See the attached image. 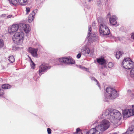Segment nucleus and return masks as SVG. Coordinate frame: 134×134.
I'll use <instances>...</instances> for the list:
<instances>
[{"label":"nucleus","mask_w":134,"mask_h":134,"mask_svg":"<svg viewBox=\"0 0 134 134\" xmlns=\"http://www.w3.org/2000/svg\"><path fill=\"white\" fill-rule=\"evenodd\" d=\"M106 92L104 94L103 101L108 102L110 99H114L118 97L116 90L111 87H107L106 89Z\"/></svg>","instance_id":"f257e3e1"},{"label":"nucleus","mask_w":134,"mask_h":134,"mask_svg":"<svg viewBox=\"0 0 134 134\" xmlns=\"http://www.w3.org/2000/svg\"><path fill=\"white\" fill-rule=\"evenodd\" d=\"M124 68L127 69H132L130 71L131 76L134 79V63L129 58H125L122 63Z\"/></svg>","instance_id":"f03ea898"},{"label":"nucleus","mask_w":134,"mask_h":134,"mask_svg":"<svg viewBox=\"0 0 134 134\" xmlns=\"http://www.w3.org/2000/svg\"><path fill=\"white\" fill-rule=\"evenodd\" d=\"M98 20L99 26L100 35L101 36L109 35L110 33V30L105 25L103 19L102 18L99 17L98 18Z\"/></svg>","instance_id":"7ed1b4c3"},{"label":"nucleus","mask_w":134,"mask_h":134,"mask_svg":"<svg viewBox=\"0 0 134 134\" xmlns=\"http://www.w3.org/2000/svg\"><path fill=\"white\" fill-rule=\"evenodd\" d=\"M111 118L110 121L114 124H118V122L121 118L122 116L121 114L118 110L114 109H110Z\"/></svg>","instance_id":"20e7f679"},{"label":"nucleus","mask_w":134,"mask_h":134,"mask_svg":"<svg viewBox=\"0 0 134 134\" xmlns=\"http://www.w3.org/2000/svg\"><path fill=\"white\" fill-rule=\"evenodd\" d=\"M24 37V34L23 32H17L13 36L12 39L15 43L20 45L23 43Z\"/></svg>","instance_id":"39448f33"},{"label":"nucleus","mask_w":134,"mask_h":134,"mask_svg":"<svg viewBox=\"0 0 134 134\" xmlns=\"http://www.w3.org/2000/svg\"><path fill=\"white\" fill-rule=\"evenodd\" d=\"M60 62L58 64V65H64L73 64L75 63V61L71 58H62L59 59Z\"/></svg>","instance_id":"423d86ee"},{"label":"nucleus","mask_w":134,"mask_h":134,"mask_svg":"<svg viewBox=\"0 0 134 134\" xmlns=\"http://www.w3.org/2000/svg\"><path fill=\"white\" fill-rule=\"evenodd\" d=\"M51 68V66H49L47 64H42L39 67L38 74L40 76H41L44 72H46L48 70L50 69Z\"/></svg>","instance_id":"0eeeda50"},{"label":"nucleus","mask_w":134,"mask_h":134,"mask_svg":"<svg viewBox=\"0 0 134 134\" xmlns=\"http://www.w3.org/2000/svg\"><path fill=\"white\" fill-rule=\"evenodd\" d=\"M19 25L20 27V30H23L26 33H29L31 30L30 27L28 24H26L24 23H20Z\"/></svg>","instance_id":"6e6552de"},{"label":"nucleus","mask_w":134,"mask_h":134,"mask_svg":"<svg viewBox=\"0 0 134 134\" xmlns=\"http://www.w3.org/2000/svg\"><path fill=\"white\" fill-rule=\"evenodd\" d=\"M132 110L130 109H125L122 111L123 116L124 118H129L133 115Z\"/></svg>","instance_id":"1a4fd4ad"},{"label":"nucleus","mask_w":134,"mask_h":134,"mask_svg":"<svg viewBox=\"0 0 134 134\" xmlns=\"http://www.w3.org/2000/svg\"><path fill=\"white\" fill-rule=\"evenodd\" d=\"M92 31V29L91 28V25H89L88 26V34L87 35V37L89 38L88 42L89 43H91L93 42L96 38V37L94 36H90L91 34V32Z\"/></svg>","instance_id":"9d476101"},{"label":"nucleus","mask_w":134,"mask_h":134,"mask_svg":"<svg viewBox=\"0 0 134 134\" xmlns=\"http://www.w3.org/2000/svg\"><path fill=\"white\" fill-rule=\"evenodd\" d=\"M20 26L19 24H13L10 28V30H9V32L11 34H12L13 33L17 31L18 29L20 30Z\"/></svg>","instance_id":"9b49d317"},{"label":"nucleus","mask_w":134,"mask_h":134,"mask_svg":"<svg viewBox=\"0 0 134 134\" xmlns=\"http://www.w3.org/2000/svg\"><path fill=\"white\" fill-rule=\"evenodd\" d=\"M110 110H105L103 111L102 115V118L109 119L111 120V115H110Z\"/></svg>","instance_id":"f8f14e48"},{"label":"nucleus","mask_w":134,"mask_h":134,"mask_svg":"<svg viewBox=\"0 0 134 134\" xmlns=\"http://www.w3.org/2000/svg\"><path fill=\"white\" fill-rule=\"evenodd\" d=\"M28 50L32 55L34 57H37L38 54L37 52L38 50L37 48H34L31 47H29Z\"/></svg>","instance_id":"ddd939ff"},{"label":"nucleus","mask_w":134,"mask_h":134,"mask_svg":"<svg viewBox=\"0 0 134 134\" xmlns=\"http://www.w3.org/2000/svg\"><path fill=\"white\" fill-rule=\"evenodd\" d=\"M37 11V9H34L33 10L32 13L29 15L28 19V21L29 23L31 22L34 20L36 13Z\"/></svg>","instance_id":"4468645a"},{"label":"nucleus","mask_w":134,"mask_h":134,"mask_svg":"<svg viewBox=\"0 0 134 134\" xmlns=\"http://www.w3.org/2000/svg\"><path fill=\"white\" fill-rule=\"evenodd\" d=\"M116 19L117 18L115 15H113L109 18V21L110 24L113 25H116L117 23Z\"/></svg>","instance_id":"2eb2a0df"},{"label":"nucleus","mask_w":134,"mask_h":134,"mask_svg":"<svg viewBox=\"0 0 134 134\" xmlns=\"http://www.w3.org/2000/svg\"><path fill=\"white\" fill-rule=\"evenodd\" d=\"M127 134H133L134 133V126L132 125L127 129L126 132Z\"/></svg>","instance_id":"dca6fc26"},{"label":"nucleus","mask_w":134,"mask_h":134,"mask_svg":"<svg viewBox=\"0 0 134 134\" xmlns=\"http://www.w3.org/2000/svg\"><path fill=\"white\" fill-rule=\"evenodd\" d=\"M97 62L99 64L101 65H105L106 62L104 58H100L97 59Z\"/></svg>","instance_id":"f3484780"},{"label":"nucleus","mask_w":134,"mask_h":134,"mask_svg":"<svg viewBox=\"0 0 134 134\" xmlns=\"http://www.w3.org/2000/svg\"><path fill=\"white\" fill-rule=\"evenodd\" d=\"M81 52L83 54H88L90 52V50L88 48H85V49H82Z\"/></svg>","instance_id":"a211bd4d"},{"label":"nucleus","mask_w":134,"mask_h":134,"mask_svg":"<svg viewBox=\"0 0 134 134\" xmlns=\"http://www.w3.org/2000/svg\"><path fill=\"white\" fill-rule=\"evenodd\" d=\"M2 88L4 89H8L10 88L11 86L8 84H5L2 85Z\"/></svg>","instance_id":"6ab92c4d"},{"label":"nucleus","mask_w":134,"mask_h":134,"mask_svg":"<svg viewBox=\"0 0 134 134\" xmlns=\"http://www.w3.org/2000/svg\"><path fill=\"white\" fill-rule=\"evenodd\" d=\"M8 1L10 4L14 5H16L18 2V0H8Z\"/></svg>","instance_id":"aec40b11"},{"label":"nucleus","mask_w":134,"mask_h":134,"mask_svg":"<svg viewBox=\"0 0 134 134\" xmlns=\"http://www.w3.org/2000/svg\"><path fill=\"white\" fill-rule=\"evenodd\" d=\"M18 2L21 5H24L26 4L27 3V0H18Z\"/></svg>","instance_id":"412c9836"},{"label":"nucleus","mask_w":134,"mask_h":134,"mask_svg":"<svg viewBox=\"0 0 134 134\" xmlns=\"http://www.w3.org/2000/svg\"><path fill=\"white\" fill-rule=\"evenodd\" d=\"M8 58V60L10 63H12L14 62L15 59L13 56H9Z\"/></svg>","instance_id":"4be33fe9"},{"label":"nucleus","mask_w":134,"mask_h":134,"mask_svg":"<svg viewBox=\"0 0 134 134\" xmlns=\"http://www.w3.org/2000/svg\"><path fill=\"white\" fill-rule=\"evenodd\" d=\"M122 52L120 51H119L116 53L115 56L116 58L118 59H119L120 56L122 55Z\"/></svg>","instance_id":"5701e85b"},{"label":"nucleus","mask_w":134,"mask_h":134,"mask_svg":"<svg viewBox=\"0 0 134 134\" xmlns=\"http://www.w3.org/2000/svg\"><path fill=\"white\" fill-rule=\"evenodd\" d=\"M90 78L91 79V80H94L97 83V85L98 86V87H99L100 88V84L97 81V80L95 79V78L94 77H90Z\"/></svg>","instance_id":"b1692460"},{"label":"nucleus","mask_w":134,"mask_h":134,"mask_svg":"<svg viewBox=\"0 0 134 134\" xmlns=\"http://www.w3.org/2000/svg\"><path fill=\"white\" fill-rule=\"evenodd\" d=\"M30 59L31 62L30 64L31 68L32 69H34L35 68V65L30 58Z\"/></svg>","instance_id":"393cba45"},{"label":"nucleus","mask_w":134,"mask_h":134,"mask_svg":"<svg viewBox=\"0 0 134 134\" xmlns=\"http://www.w3.org/2000/svg\"><path fill=\"white\" fill-rule=\"evenodd\" d=\"M33 78L34 80L36 81H37L39 79V77L38 76L37 73L34 76Z\"/></svg>","instance_id":"a878e982"},{"label":"nucleus","mask_w":134,"mask_h":134,"mask_svg":"<svg viewBox=\"0 0 134 134\" xmlns=\"http://www.w3.org/2000/svg\"><path fill=\"white\" fill-rule=\"evenodd\" d=\"M4 45V43L3 40L0 39V48L2 47Z\"/></svg>","instance_id":"bb28decb"},{"label":"nucleus","mask_w":134,"mask_h":134,"mask_svg":"<svg viewBox=\"0 0 134 134\" xmlns=\"http://www.w3.org/2000/svg\"><path fill=\"white\" fill-rule=\"evenodd\" d=\"M15 16L12 15H10L6 16V19H8L11 18H13Z\"/></svg>","instance_id":"cd10ccee"},{"label":"nucleus","mask_w":134,"mask_h":134,"mask_svg":"<svg viewBox=\"0 0 134 134\" xmlns=\"http://www.w3.org/2000/svg\"><path fill=\"white\" fill-rule=\"evenodd\" d=\"M108 67L109 68H110L112 67L113 65V63L111 62H109L108 64Z\"/></svg>","instance_id":"c85d7f7f"},{"label":"nucleus","mask_w":134,"mask_h":134,"mask_svg":"<svg viewBox=\"0 0 134 134\" xmlns=\"http://www.w3.org/2000/svg\"><path fill=\"white\" fill-rule=\"evenodd\" d=\"M6 15L5 14H2L1 16V17L2 18H4V19H6Z\"/></svg>","instance_id":"c756f323"},{"label":"nucleus","mask_w":134,"mask_h":134,"mask_svg":"<svg viewBox=\"0 0 134 134\" xmlns=\"http://www.w3.org/2000/svg\"><path fill=\"white\" fill-rule=\"evenodd\" d=\"M47 132L48 134H50L51 133V129L49 128L47 129Z\"/></svg>","instance_id":"7c9ffc66"},{"label":"nucleus","mask_w":134,"mask_h":134,"mask_svg":"<svg viewBox=\"0 0 134 134\" xmlns=\"http://www.w3.org/2000/svg\"><path fill=\"white\" fill-rule=\"evenodd\" d=\"M132 109H130L131 110H132V112L133 114V115H134V105H132Z\"/></svg>","instance_id":"2f4dec72"},{"label":"nucleus","mask_w":134,"mask_h":134,"mask_svg":"<svg viewBox=\"0 0 134 134\" xmlns=\"http://www.w3.org/2000/svg\"><path fill=\"white\" fill-rule=\"evenodd\" d=\"M3 92L0 88V96H2L3 94Z\"/></svg>","instance_id":"473e14b6"},{"label":"nucleus","mask_w":134,"mask_h":134,"mask_svg":"<svg viewBox=\"0 0 134 134\" xmlns=\"http://www.w3.org/2000/svg\"><path fill=\"white\" fill-rule=\"evenodd\" d=\"M79 67L80 68L83 70H84L85 68L84 66L81 65H80L79 66Z\"/></svg>","instance_id":"72a5a7b5"},{"label":"nucleus","mask_w":134,"mask_h":134,"mask_svg":"<svg viewBox=\"0 0 134 134\" xmlns=\"http://www.w3.org/2000/svg\"><path fill=\"white\" fill-rule=\"evenodd\" d=\"M81 56V53H79L77 55V58H80Z\"/></svg>","instance_id":"f704fd0d"},{"label":"nucleus","mask_w":134,"mask_h":134,"mask_svg":"<svg viewBox=\"0 0 134 134\" xmlns=\"http://www.w3.org/2000/svg\"><path fill=\"white\" fill-rule=\"evenodd\" d=\"M30 9H26V14H27L30 12Z\"/></svg>","instance_id":"c9c22d12"},{"label":"nucleus","mask_w":134,"mask_h":134,"mask_svg":"<svg viewBox=\"0 0 134 134\" xmlns=\"http://www.w3.org/2000/svg\"><path fill=\"white\" fill-rule=\"evenodd\" d=\"M131 37L133 39H134V33H132V34L131 35Z\"/></svg>","instance_id":"e433bc0d"},{"label":"nucleus","mask_w":134,"mask_h":134,"mask_svg":"<svg viewBox=\"0 0 134 134\" xmlns=\"http://www.w3.org/2000/svg\"><path fill=\"white\" fill-rule=\"evenodd\" d=\"M92 25L93 27L94 26L96 25V23L94 22H93L92 24Z\"/></svg>","instance_id":"4c0bfd02"},{"label":"nucleus","mask_w":134,"mask_h":134,"mask_svg":"<svg viewBox=\"0 0 134 134\" xmlns=\"http://www.w3.org/2000/svg\"><path fill=\"white\" fill-rule=\"evenodd\" d=\"M86 71H88L89 72V71L88 70V69L87 68H85V70Z\"/></svg>","instance_id":"58836bf2"},{"label":"nucleus","mask_w":134,"mask_h":134,"mask_svg":"<svg viewBox=\"0 0 134 134\" xmlns=\"http://www.w3.org/2000/svg\"><path fill=\"white\" fill-rule=\"evenodd\" d=\"M110 15V13H109L107 15V16H109V15Z\"/></svg>","instance_id":"ea45409f"},{"label":"nucleus","mask_w":134,"mask_h":134,"mask_svg":"<svg viewBox=\"0 0 134 134\" xmlns=\"http://www.w3.org/2000/svg\"><path fill=\"white\" fill-rule=\"evenodd\" d=\"M122 134H127V133H126V132L125 133H124Z\"/></svg>","instance_id":"a19ab883"},{"label":"nucleus","mask_w":134,"mask_h":134,"mask_svg":"<svg viewBox=\"0 0 134 134\" xmlns=\"http://www.w3.org/2000/svg\"><path fill=\"white\" fill-rule=\"evenodd\" d=\"M2 80V79L1 78H0V81H1Z\"/></svg>","instance_id":"79ce46f5"},{"label":"nucleus","mask_w":134,"mask_h":134,"mask_svg":"<svg viewBox=\"0 0 134 134\" xmlns=\"http://www.w3.org/2000/svg\"><path fill=\"white\" fill-rule=\"evenodd\" d=\"M26 8L27 9V8Z\"/></svg>","instance_id":"37998d69"},{"label":"nucleus","mask_w":134,"mask_h":134,"mask_svg":"<svg viewBox=\"0 0 134 134\" xmlns=\"http://www.w3.org/2000/svg\"><path fill=\"white\" fill-rule=\"evenodd\" d=\"M103 74L104 75V73H103Z\"/></svg>","instance_id":"c03bdc74"}]
</instances>
